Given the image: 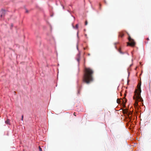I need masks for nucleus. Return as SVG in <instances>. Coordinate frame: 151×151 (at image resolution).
<instances>
[{"label":"nucleus","instance_id":"1a4fd4ad","mask_svg":"<svg viewBox=\"0 0 151 151\" xmlns=\"http://www.w3.org/2000/svg\"><path fill=\"white\" fill-rule=\"evenodd\" d=\"M118 51L121 54H123V53L121 51V49L120 48L119 49Z\"/></svg>","mask_w":151,"mask_h":151},{"label":"nucleus","instance_id":"6ab92c4d","mask_svg":"<svg viewBox=\"0 0 151 151\" xmlns=\"http://www.w3.org/2000/svg\"><path fill=\"white\" fill-rule=\"evenodd\" d=\"M147 40H149V38H147Z\"/></svg>","mask_w":151,"mask_h":151},{"label":"nucleus","instance_id":"412c9836","mask_svg":"<svg viewBox=\"0 0 151 151\" xmlns=\"http://www.w3.org/2000/svg\"><path fill=\"white\" fill-rule=\"evenodd\" d=\"M101 4H100V6H101Z\"/></svg>","mask_w":151,"mask_h":151},{"label":"nucleus","instance_id":"9b49d317","mask_svg":"<svg viewBox=\"0 0 151 151\" xmlns=\"http://www.w3.org/2000/svg\"><path fill=\"white\" fill-rule=\"evenodd\" d=\"M39 150L40 151H42V148H41V147L40 146H39Z\"/></svg>","mask_w":151,"mask_h":151},{"label":"nucleus","instance_id":"f257e3e1","mask_svg":"<svg viewBox=\"0 0 151 151\" xmlns=\"http://www.w3.org/2000/svg\"><path fill=\"white\" fill-rule=\"evenodd\" d=\"M94 70L89 68H85L83 77V81L88 84L93 81Z\"/></svg>","mask_w":151,"mask_h":151},{"label":"nucleus","instance_id":"7ed1b4c3","mask_svg":"<svg viewBox=\"0 0 151 151\" xmlns=\"http://www.w3.org/2000/svg\"><path fill=\"white\" fill-rule=\"evenodd\" d=\"M129 37L128 39L129 42H128L127 43V45H129L132 47H134L135 46V43L134 41V40L132 39L130 35H128Z\"/></svg>","mask_w":151,"mask_h":151},{"label":"nucleus","instance_id":"dca6fc26","mask_svg":"<svg viewBox=\"0 0 151 151\" xmlns=\"http://www.w3.org/2000/svg\"><path fill=\"white\" fill-rule=\"evenodd\" d=\"M73 115H74V116H76V113H75V112L74 113H73Z\"/></svg>","mask_w":151,"mask_h":151},{"label":"nucleus","instance_id":"a211bd4d","mask_svg":"<svg viewBox=\"0 0 151 151\" xmlns=\"http://www.w3.org/2000/svg\"><path fill=\"white\" fill-rule=\"evenodd\" d=\"M73 28H75V27H74V26L73 25Z\"/></svg>","mask_w":151,"mask_h":151},{"label":"nucleus","instance_id":"f8f14e48","mask_svg":"<svg viewBox=\"0 0 151 151\" xmlns=\"http://www.w3.org/2000/svg\"><path fill=\"white\" fill-rule=\"evenodd\" d=\"M88 24V22H87V21H86L85 22V25H87Z\"/></svg>","mask_w":151,"mask_h":151},{"label":"nucleus","instance_id":"39448f33","mask_svg":"<svg viewBox=\"0 0 151 151\" xmlns=\"http://www.w3.org/2000/svg\"><path fill=\"white\" fill-rule=\"evenodd\" d=\"M121 101H122L123 102V105H125V104L126 102V99H125L124 100H122Z\"/></svg>","mask_w":151,"mask_h":151},{"label":"nucleus","instance_id":"aec40b11","mask_svg":"<svg viewBox=\"0 0 151 151\" xmlns=\"http://www.w3.org/2000/svg\"><path fill=\"white\" fill-rule=\"evenodd\" d=\"M79 92H80V91H79V90L78 91V93H79Z\"/></svg>","mask_w":151,"mask_h":151},{"label":"nucleus","instance_id":"4468645a","mask_svg":"<svg viewBox=\"0 0 151 151\" xmlns=\"http://www.w3.org/2000/svg\"><path fill=\"white\" fill-rule=\"evenodd\" d=\"M77 60L79 62L80 60V58H78Z\"/></svg>","mask_w":151,"mask_h":151},{"label":"nucleus","instance_id":"9d476101","mask_svg":"<svg viewBox=\"0 0 151 151\" xmlns=\"http://www.w3.org/2000/svg\"><path fill=\"white\" fill-rule=\"evenodd\" d=\"M78 24H76V25L75 28H76V29H78Z\"/></svg>","mask_w":151,"mask_h":151},{"label":"nucleus","instance_id":"2eb2a0df","mask_svg":"<svg viewBox=\"0 0 151 151\" xmlns=\"http://www.w3.org/2000/svg\"><path fill=\"white\" fill-rule=\"evenodd\" d=\"M23 115H22V119H21L22 120H23Z\"/></svg>","mask_w":151,"mask_h":151},{"label":"nucleus","instance_id":"423d86ee","mask_svg":"<svg viewBox=\"0 0 151 151\" xmlns=\"http://www.w3.org/2000/svg\"><path fill=\"white\" fill-rule=\"evenodd\" d=\"M1 17H2L4 15V13H5V11L4 10H2L1 11Z\"/></svg>","mask_w":151,"mask_h":151},{"label":"nucleus","instance_id":"f3484780","mask_svg":"<svg viewBox=\"0 0 151 151\" xmlns=\"http://www.w3.org/2000/svg\"><path fill=\"white\" fill-rule=\"evenodd\" d=\"M62 6H63V9H64V6L63 5H62Z\"/></svg>","mask_w":151,"mask_h":151},{"label":"nucleus","instance_id":"6e6552de","mask_svg":"<svg viewBox=\"0 0 151 151\" xmlns=\"http://www.w3.org/2000/svg\"><path fill=\"white\" fill-rule=\"evenodd\" d=\"M122 101H120L119 99H117V102L118 103H119Z\"/></svg>","mask_w":151,"mask_h":151},{"label":"nucleus","instance_id":"0eeeda50","mask_svg":"<svg viewBox=\"0 0 151 151\" xmlns=\"http://www.w3.org/2000/svg\"><path fill=\"white\" fill-rule=\"evenodd\" d=\"M5 123L7 124H9V120L7 119Z\"/></svg>","mask_w":151,"mask_h":151},{"label":"nucleus","instance_id":"f03ea898","mask_svg":"<svg viewBox=\"0 0 151 151\" xmlns=\"http://www.w3.org/2000/svg\"><path fill=\"white\" fill-rule=\"evenodd\" d=\"M141 83L137 85V88L136 89L134 92V94L133 96V99L135 100L134 104L135 107H137L138 106V101H142L143 100L141 96Z\"/></svg>","mask_w":151,"mask_h":151},{"label":"nucleus","instance_id":"20e7f679","mask_svg":"<svg viewBox=\"0 0 151 151\" xmlns=\"http://www.w3.org/2000/svg\"><path fill=\"white\" fill-rule=\"evenodd\" d=\"M124 34L122 32H119V36L120 37H122L123 36H124Z\"/></svg>","mask_w":151,"mask_h":151},{"label":"nucleus","instance_id":"ddd939ff","mask_svg":"<svg viewBox=\"0 0 151 151\" xmlns=\"http://www.w3.org/2000/svg\"><path fill=\"white\" fill-rule=\"evenodd\" d=\"M123 113L124 114L126 113H127V111L125 110H123Z\"/></svg>","mask_w":151,"mask_h":151}]
</instances>
